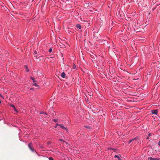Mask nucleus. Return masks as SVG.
Returning a JSON list of instances; mask_svg holds the SVG:
<instances>
[{
  "instance_id": "2",
  "label": "nucleus",
  "mask_w": 160,
  "mask_h": 160,
  "mask_svg": "<svg viewBox=\"0 0 160 160\" xmlns=\"http://www.w3.org/2000/svg\"><path fill=\"white\" fill-rule=\"evenodd\" d=\"M148 159L150 160H160V158H153L151 157H149Z\"/></svg>"
},
{
  "instance_id": "27",
  "label": "nucleus",
  "mask_w": 160,
  "mask_h": 160,
  "mask_svg": "<svg viewBox=\"0 0 160 160\" xmlns=\"http://www.w3.org/2000/svg\"><path fill=\"white\" fill-rule=\"evenodd\" d=\"M41 113H44L43 112H42Z\"/></svg>"
},
{
  "instance_id": "7",
  "label": "nucleus",
  "mask_w": 160,
  "mask_h": 160,
  "mask_svg": "<svg viewBox=\"0 0 160 160\" xmlns=\"http://www.w3.org/2000/svg\"><path fill=\"white\" fill-rule=\"evenodd\" d=\"M136 138H134V139H131L130 140H129V141L128 142V143H130L132 142L133 141H134V140H136Z\"/></svg>"
},
{
  "instance_id": "20",
  "label": "nucleus",
  "mask_w": 160,
  "mask_h": 160,
  "mask_svg": "<svg viewBox=\"0 0 160 160\" xmlns=\"http://www.w3.org/2000/svg\"><path fill=\"white\" fill-rule=\"evenodd\" d=\"M37 54V52L36 51H34V54Z\"/></svg>"
},
{
  "instance_id": "24",
  "label": "nucleus",
  "mask_w": 160,
  "mask_h": 160,
  "mask_svg": "<svg viewBox=\"0 0 160 160\" xmlns=\"http://www.w3.org/2000/svg\"><path fill=\"white\" fill-rule=\"evenodd\" d=\"M158 145L159 146H160V141L158 142Z\"/></svg>"
},
{
  "instance_id": "23",
  "label": "nucleus",
  "mask_w": 160,
  "mask_h": 160,
  "mask_svg": "<svg viewBox=\"0 0 160 160\" xmlns=\"http://www.w3.org/2000/svg\"><path fill=\"white\" fill-rule=\"evenodd\" d=\"M59 140H60V141H63V142H64V141H63L62 140V139H59Z\"/></svg>"
},
{
  "instance_id": "9",
  "label": "nucleus",
  "mask_w": 160,
  "mask_h": 160,
  "mask_svg": "<svg viewBox=\"0 0 160 160\" xmlns=\"http://www.w3.org/2000/svg\"><path fill=\"white\" fill-rule=\"evenodd\" d=\"M84 5L86 8H88L89 6V4L88 3H85Z\"/></svg>"
},
{
  "instance_id": "8",
  "label": "nucleus",
  "mask_w": 160,
  "mask_h": 160,
  "mask_svg": "<svg viewBox=\"0 0 160 160\" xmlns=\"http://www.w3.org/2000/svg\"><path fill=\"white\" fill-rule=\"evenodd\" d=\"M31 79L33 80V82H37V81H35V78L33 77H31Z\"/></svg>"
},
{
  "instance_id": "25",
  "label": "nucleus",
  "mask_w": 160,
  "mask_h": 160,
  "mask_svg": "<svg viewBox=\"0 0 160 160\" xmlns=\"http://www.w3.org/2000/svg\"><path fill=\"white\" fill-rule=\"evenodd\" d=\"M85 127L87 128H88L89 127L88 126H85Z\"/></svg>"
},
{
  "instance_id": "11",
  "label": "nucleus",
  "mask_w": 160,
  "mask_h": 160,
  "mask_svg": "<svg viewBox=\"0 0 160 160\" xmlns=\"http://www.w3.org/2000/svg\"><path fill=\"white\" fill-rule=\"evenodd\" d=\"M77 27L78 28L80 29L81 28V26L80 24H78L77 25Z\"/></svg>"
},
{
  "instance_id": "17",
  "label": "nucleus",
  "mask_w": 160,
  "mask_h": 160,
  "mask_svg": "<svg viewBox=\"0 0 160 160\" xmlns=\"http://www.w3.org/2000/svg\"><path fill=\"white\" fill-rule=\"evenodd\" d=\"M53 121L55 122H58V119H54L53 120Z\"/></svg>"
},
{
  "instance_id": "29",
  "label": "nucleus",
  "mask_w": 160,
  "mask_h": 160,
  "mask_svg": "<svg viewBox=\"0 0 160 160\" xmlns=\"http://www.w3.org/2000/svg\"><path fill=\"white\" fill-rule=\"evenodd\" d=\"M57 126L56 125V126H55V128H56Z\"/></svg>"
},
{
  "instance_id": "21",
  "label": "nucleus",
  "mask_w": 160,
  "mask_h": 160,
  "mask_svg": "<svg viewBox=\"0 0 160 160\" xmlns=\"http://www.w3.org/2000/svg\"><path fill=\"white\" fill-rule=\"evenodd\" d=\"M11 107H12V108H15V106H14L13 105H11Z\"/></svg>"
},
{
  "instance_id": "18",
  "label": "nucleus",
  "mask_w": 160,
  "mask_h": 160,
  "mask_svg": "<svg viewBox=\"0 0 160 160\" xmlns=\"http://www.w3.org/2000/svg\"><path fill=\"white\" fill-rule=\"evenodd\" d=\"M49 160H53V158L51 157H49Z\"/></svg>"
},
{
  "instance_id": "13",
  "label": "nucleus",
  "mask_w": 160,
  "mask_h": 160,
  "mask_svg": "<svg viewBox=\"0 0 160 160\" xmlns=\"http://www.w3.org/2000/svg\"><path fill=\"white\" fill-rule=\"evenodd\" d=\"M25 67L26 69V71L28 72L29 71V69L28 68V66H25Z\"/></svg>"
},
{
  "instance_id": "12",
  "label": "nucleus",
  "mask_w": 160,
  "mask_h": 160,
  "mask_svg": "<svg viewBox=\"0 0 160 160\" xmlns=\"http://www.w3.org/2000/svg\"><path fill=\"white\" fill-rule=\"evenodd\" d=\"M151 133H149V134H148V136L147 138V139H148L151 136Z\"/></svg>"
},
{
  "instance_id": "19",
  "label": "nucleus",
  "mask_w": 160,
  "mask_h": 160,
  "mask_svg": "<svg viewBox=\"0 0 160 160\" xmlns=\"http://www.w3.org/2000/svg\"><path fill=\"white\" fill-rule=\"evenodd\" d=\"M60 125H61V124H59L58 123H57L56 124V126H60Z\"/></svg>"
},
{
  "instance_id": "5",
  "label": "nucleus",
  "mask_w": 160,
  "mask_h": 160,
  "mask_svg": "<svg viewBox=\"0 0 160 160\" xmlns=\"http://www.w3.org/2000/svg\"><path fill=\"white\" fill-rule=\"evenodd\" d=\"M114 157L115 158H117L118 160H122L121 158L118 156L116 155L114 156Z\"/></svg>"
},
{
  "instance_id": "15",
  "label": "nucleus",
  "mask_w": 160,
  "mask_h": 160,
  "mask_svg": "<svg viewBox=\"0 0 160 160\" xmlns=\"http://www.w3.org/2000/svg\"><path fill=\"white\" fill-rule=\"evenodd\" d=\"M14 111L16 112H18V110L17 109L15 108H15H14Z\"/></svg>"
},
{
  "instance_id": "22",
  "label": "nucleus",
  "mask_w": 160,
  "mask_h": 160,
  "mask_svg": "<svg viewBox=\"0 0 160 160\" xmlns=\"http://www.w3.org/2000/svg\"><path fill=\"white\" fill-rule=\"evenodd\" d=\"M75 68H76V66H75V65H74V66H73V68H74V69H75Z\"/></svg>"
},
{
  "instance_id": "16",
  "label": "nucleus",
  "mask_w": 160,
  "mask_h": 160,
  "mask_svg": "<svg viewBox=\"0 0 160 160\" xmlns=\"http://www.w3.org/2000/svg\"><path fill=\"white\" fill-rule=\"evenodd\" d=\"M33 85L34 86H38V84L36 83H34L33 84Z\"/></svg>"
},
{
  "instance_id": "1",
  "label": "nucleus",
  "mask_w": 160,
  "mask_h": 160,
  "mask_svg": "<svg viewBox=\"0 0 160 160\" xmlns=\"http://www.w3.org/2000/svg\"><path fill=\"white\" fill-rule=\"evenodd\" d=\"M28 147L29 148L32 152H34V150L33 149L32 144V143H30L28 145Z\"/></svg>"
},
{
  "instance_id": "10",
  "label": "nucleus",
  "mask_w": 160,
  "mask_h": 160,
  "mask_svg": "<svg viewBox=\"0 0 160 160\" xmlns=\"http://www.w3.org/2000/svg\"><path fill=\"white\" fill-rule=\"evenodd\" d=\"M93 54V55H92V58H96L97 56L95 55L94 54Z\"/></svg>"
},
{
  "instance_id": "26",
  "label": "nucleus",
  "mask_w": 160,
  "mask_h": 160,
  "mask_svg": "<svg viewBox=\"0 0 160 160\" xmlns=\"http://www.w3.org/2000/svg\"><path fill=\"white\" fill-rule=\"evenodd\" d=\"M38 55L35 56V57H38Z\"/></svg>"
},
{
  "instance_id": "6",
  "label": "nucleus",
  "mask_w": 160,
  "mask_h": 160,
  "mask_svg": "<svg viewBox=\"0 0 160 160\" xmlns=\"http://www.w3.org/2000/svg\"><path fill=\"white\" fill-rule=\"evenodd\" d=\"M60 127H61L62 129L66 130L67 131V130L66 128L65 127L63 126L61 124V125H60Z\"/></svg>"
},
{
  "instance_id": "14",
  "label": "nucleus",
  "mask_w": 160,
  "mask_h": 160,
  "mask_svg": "<svg viewBox=\"0 0 160 160\" xmlns=\"http://www.w3.org/2000/svg\"><path fill=\"white\" fill-rule=\"evenodd\" d=\"M52 48H51L49 50V52L50 53L52 51Z\"/></svg>"
},
{
  "instance_id": "28",
  "label": "nucleus",
  "mask_w": 160,
  "mask_h": 160,
  "mask_svg": "<svg viewBox=\"0 0 160 160\" xmlns=\"http://www.w3.org/2000/svg\"><path fill=\"white\" fill-rule=\"evenodd\" d=\"M45 114H46V115H47V113H45Z\"/></svg>"
},
{
  "instance_id": "4",
  "label": "nucleus",
  "mask_w": 160,
  "mask_h": 160,
  "mask_svg": "<svg viewBox=\"0 0 160 160\" xmlns=\"http://www.w3.org/2000/svg\"><path fill=\"white\" fill-rule=\"evenodd\" d=\"M61 77L63 78H65L66 76V74L64 72H62L61 74Z\"/></svg>"
},
{
  "instance_id": "3",
  "label": "nucleus",
  "mask_w": 160,
  "mask_h": 160,
  "mask_svg": "<svg viewBox=\"0 0 160 160\" xmlns=\"http://www.w3.org/2000/svg\"><path fill=\"white\" fill-rule=\"evenodd\" d=\"M151 111L152 113L154 114L155 115H157L158 114V110H152Z\"/></svg>"
}]
</instances>
